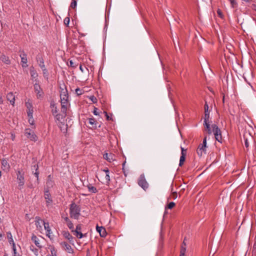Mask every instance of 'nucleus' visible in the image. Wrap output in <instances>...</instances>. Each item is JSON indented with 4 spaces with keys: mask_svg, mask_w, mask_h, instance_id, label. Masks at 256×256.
<instances>
[{
    "mask_svg": "<svg viewBox=\"0 0 256 256\" xmlns=\"http://www.w3.org/2000/svg\"><path fill=\"white\" fill-rule=\"evenodd\" d=\"M64 236L67 238L70 242H73V236L70 234L68 232H63Z\"/></svg>",
    "mask_w": 256,
    "mask_h": 256,
    "instance_id": "obj_25",
    "label": "nucleus"
},
{
    "mask_svg": "<svg viewBox=\"0 0 256 256\" xmlns=\"http://www.w3.org/2000/svg\"><path fill=\"white\" fill-rule=\"evenodd\" d=\"M105 178H106V181H107V182H108V183H109V182H110V176L109 174H106V175Z\"/></svg>",
    "mask_w": 256,
    "mask_h": 256,
    "instance_id": "obj_50",
    "label": "nucleus"
},
{
    "mask_svg": "<svg viewBox=\"0 0 256 256\" xmlns=\"http://www.w3.org/2000/svg\"><path fill=\"white\" fill-rule=\"evenodd\" d=\"M68 104V100H61V112L66 113Z\"/></svg>",
    "mask_w": 256,
    "mask_h": 256,
    "instance_id": "obj_16",
    "label": "nucleus"
},
{
    "mask_svg": "<svg viewBox=\"0 0 256 256\" xmlns=\"http://www.w3.org/2000/svg\"><path fill=\"white\" fill-rule=\"evenodd\" d=\"M138 184L144 190H146L148 188V184L146 182L144 174H141L138 180Z\"/></svg>",
    "mask_w": 256,
    "mask_h": 256,
    "instance_id": "obj_3",
    "label": "nucleus"
},
{
    "mask_svg": "<svg viewBox=\"0 0 256 256\" xmlns=\"http://www.w3.org/2000/svg\"><path fill=\"white\" fill-rule=\"evenodd\" d=\"M204 125L205 127V130L206 131V133L208 134H211L212 133V130H211L209 122H204Z\"/></svg>",
    "mask_w": 256,
    "mask_h": 256,
    "instance_id": "obj_22",
    "label": "nucleus"
},
{
    "mask_svg": "<svg viewBox=\"0 0 256 256\" xmlns=\"http://www.w3.org/2000/svg\"><path fill=\"white\" fill-rule=\"evenodd\" d=\"M17 179L18 180V187L21 189L24 184V172L18 170L16 173Z\"/></svg>",
    "mask_w": 256,
    "mask_h": 256,
    "instance_id": "obj_6",
    "label": "nucleus"
},
{
    "mask_svg": "<svg viewBox=\"0 0 256 256\" xmlns=\"http://www.w3.org/2000/svg\"><path fill=\"white\" fill-rule=\"evenodd\" d=\"M60 100H66L68 98V90H66V86L64 84L63 85V87L60 86Z\"/></svg>",
    "mask_w": 256,
    "mask_h": 256,
    "instance_id": "obj_4",
    "label": "nucleus"
},
{
    "mask_svg": "<svg viewBox=\"0 0 256 256\" xmlns=\"http://www.w3.org/2000/svg\"><path fill=\"white\" fill-rule=\"evenodd\" d=\"M212 132L214 135L216 140L220 143L222 142V132L216 124H213L212 126Z\"/></svg>",
    "mask_w": 256,
    "mask_h": 256,
    "instance_id": "obj_2",
    "label": "nucleus"
},
{
    "mask_svg": "<svg viewBox=\"0 0 256 256\" xmlns=\"http://www.w3.org/2000/svg\"><path fill=\"white\" fill-rule=\"evenodd\" d=\"M206 138H207L206 136H205L204 137V138L203 140L202 144H200L201 145H202V147H206Z\"/></svg>",
    "mask_w": 256,
    "mask_h": 256,
    "instance_id": "obj_46",
    "label": "nucleus"
},
{
    "mask_svg": "<svg viewBox=\"0 0 256 256\" xmlns=\"http://www.w3.org/2000/svg\"><path fill=\"white\" fill-rule=\"evenodd\" d=\"M3 103V100L2 96H0V104H2Z\"/></svg>",
    "mask_w": 256,
    "mask_h": 256,
    "instance_id": "obj_62",
    "label": "nucleus"
},
{
    "mask_svg": "<svg viewBox=\"0 0 256 256\" xmlns=\"http://www.w3.org/2000/svg\"><path fill=\"white\" fill-rule=\"evenodd\" d=\"M70 66L72 68H76L77 66V64L73 62V60H70Z\"/></svg>",
    "mask_w": 256,
    "mask_h": 256,
    "instance_id": "obj_48",
    "label": "nucleus"
},
{
    "mask_svg": "<svg viewBox=\"0 0 256 256\" xmlns=\"http://www.w3.org/2000/svg\"><path fill=\"white\" fill-rule=\"evenodd\" d=\"M12 250L14 252L13 256H20V254L16 252V248L14 244H13Z\"/></svg>",
    "mask_w": 256,
    "mask_h": 256,
    "instance_id": "obj_40",
    "label": "nucleus"
},
{
    "mask_svg": "<svg viewBox=\"0 0 256 256\" xmlns=\"http://www.w3.org/2000/svg\"><path fill=\"white\" fill-rule=\"evenodd\" d=\"M88 123L93 126L94 124H96V120L94 118H88Z\"/></svg>",
    "mask_w": 256,
    "mask_h": 256,
    "instance_id": "obj_38",
    "label": "nucleus"
},
{
    "mask_svg": "<svg viewBox=\"0 0 256 256\" xmlns=\"http://www.w3.org/2000/svg\"><path fill=\"white\" fill-rule=\"evenodd\" d=\"M6 99L10 102L11 104L14 106L15 102V96L12 92H10L7 94Z\"/></svg>",
    "mask_w": 256,
    "mask_h": 256,
    "instance_id": "obj_15",
    "label": "nucleus"
},
{
    "mask_svg": "<svg viewBox=\"0 0 256 256\" xmlns=\"http://www.w3.org/2000/svg\"><path fill=\"white\" fill-rule=\"evenodd\" d=\"M21 58V62L22 63V67H26L27 66L26 64L28 62L27 55L24 51L22 52V54H20Z\"/></svg>",
    "mask_w": 256,
    "mask_h": 256,
    "instance_id": "obj_12",
    "label": "nucleus"
},
{
    "mask_svg": "<svg viewBox=\"0 0 256 256\" xmlns=\"http://www.w3.org/2000/svg\"><path fill=\"white\" fill-rule=\"evenodd\" d=\"M97 110H98V108H94V110L93 113H94V114L95 116H98V112Z\"/></svg>",
    "mask_w": 256,
    "mask_h": 256,
    "instance_id": "obj_53",
    "label": "nucleus"
},
{
    "mask_svg": "<svg viewBox=\"0 0 256 256\" xmlns=\"http://www.w3.org/2000/svg\"><path fill=\"white\" fill-rule=\"evenodd\" d=\"M126 162L125 161L122 164V171H123V172H124L125 176H126V174L125 170H124V166H125Z\"/></svg>",
    "mask_w": 256,
    "mask_h": 256,
    "instance_id": "obj_49",
    "label": "nucleus"
},
{
    "mask_svg": "<svg viewBox=\"0 0 256 256\" xmlns=\"http://www.w3.org/2000/svg\"><path fill=\"white\" fill-rule=\"evenodd\" d=\"M175 205H176V204L174 202H170L168 204V206H166V208L172 209L175 206Z\"/></svg>",
    "mask_w": 256,
    "mask_h": 256,
    "instance_id": "obj_39",
    "label": "nucleus"
},
{
    "mask_svg": "<svg viewBox=\"0 0 256 256\" xmlns=\"http://www.w3.org/2000/svg\"><path fill=\"white\" fill-rule=\"evenodd\" d=\"M204 109V112L210 113V112H208V106L206 101H205Z\"/></svg>",
    "mask_w": 256,
    "mask_h": 256,
    "instance_id": "obj_42",
    "label": "nucleus"
},
{
    "mask_svg": "<svg viewBox=\"0 0 256 256\" xmlns=\"http://www.w3.org/2000/svg\"><path fill=\"white\" fill-rule=\"evenodd\" d=\"M218 14L220 17L222 16V12L220 10H218Z\"/></svg>",
    "mask_w": 256,
    "mask_h": 256,
    "instance_id": "obj_57",
    "label": "nucleus"
},
{
    "mask_svg": "<svg viewBox=\"0 0 256 256\" xmlns=\"http://www.w3.org/2000/svg\"><path fill=\"white\" fill-rule=\"evenodd\" d=\"M80 208L79 206L76 204L74 202H72L70 205V214L72 218L78 220L80 216Z\"/></svg>",
    "mask_w": 256,
    "mask_h": 256,
    "instance_id": "obj_1",
    "label": "nucleus"
},
{
    "mask_svg": "<svg viewBox=\"0 0 256 256\" xmlns=\"http://www.w3.org/2000/svg\"><path fill=\"white\" fill-rule=\"evenodd\" d=\"M186 150L184 149V148L181 147V156L180 157L179 166H182L186 160Z\"/></svg>",
    "mask_w": 256,
    "mask_h": 256,
    "instance_id": "obj_9",
    "label": "nucleus"
},
{
    "mask_svg": "<svg viewBox=\"0 0 256 256\" xmlns=\"http://www.w3.org/2000/svg\"><path fill=\"white\" fill-rule=\"evenodd\" d=\"M185 240H186V238H184V240L182 244V246H185V247H186V242H185Z\"/></svg>",
    "mask_w": 256,
    "mask_h": 256,
    "instance_id": "obj_58",
    "label": "nucleus"
},
{
    "mask_svg": "<svg viewBox=\"0 0 256 256\" xmlns=\"http://www.w3.org/2000/svg\"><path fill=\"white\" fill-rule=\"evenodd\" d=\"M30 108L29 110H28L27 113L28 117L30 118H32V113H33V109H32V104H30Z\"/></svg>",
    "mask_w": 256,
    "mask_h": 256,
    "instance_id": "obj_29",
    "label": "nucleus"
},
{
    "mask_svg": "<svg viewBox=\"0 0 256 256\" xmlns=\"http://www.w3.org/2000/svg\"><path fill=\"white\" fill-rule=\"evenodd\" d=\"M96 231L100 234L101 237L105 238L107 235V232L105 228L103 226H99L98 225L96 226Z\"/></svg>",
    "mask_w": 256,
    "mask_h": 256,
    "instance_id": "obj_11",
    "label": "nucleus"
},
{
    "mask_svg": "<svg viewBox=\"0 0 256 256\" xmlns=\"http://www.w3.org/2000/svg\"><path fill=\"white\" fill-rule=\"evenodd\" d=\"M80 70L83 72V69H82V66H80Z\"/></svg>",
    "mask_w": 256,
    "mask_h": 256,
    "instance_id": "obj_63",
    "label": "nucleus"
},
{
    "mask_svg": "<svg viewBox=\"0 0 256 256\" xmlns=\"http://www.w3.org/2000/svg\"><path fill=\"white\" fill-rule=\"evenodd\" d=\"M244 146L247 148L249 146V144L247 139H246L244 140Z\"/></svg>",
    "mask_w": 256,
    "mask_h": 256,
    "instance_id": "obj_54",
    "label": "nucleus"
},
{
    "mask_svg": "<svg viewBox=\"0 0 256 256\" xmlns=\"http://www.w3.org/2000/svg\"><path fill=\"white\" fill-rule=\"evenodd\" d=\"M50 108H52V112L54 116L57 114L58 110L54 104H50Z\"/></svg>",
    "mask_w": 256,
    "mask_h": 256,
    "instance_id": "obj_28",
    "label": "nucleus"
},
{
    "mask_svg": "<svg viewBox=\"0 0 256 256\" xmlns=\"http://www.w3.org/2000/svg\"><path fill=\"white\" fill-rule=\"evenodd\" d=\"M8 234V241L10 244H12L13 245V244H14V240L12 239V235L10 232H8L7 233Z\"/></svg>",
    "mask_w": 256,
    "mask_h": 256,
    "instance_id": "obj_30",
    "label": "nucleus"
},
{
    "mask_svg": "<svg viewBox=\"0 0 256 256\" xmlns=\"http://www.w3.org/2000/svg\"><path fill=\"white\" fill-rule=\"evenodd\" d=\"M32 242H34V244H36V246L37 247H38L40 248H42V246H41L40 244V243L39 242V240L36 235L33 234L32 236Z\"/></svg>",
    "mask_w": 256,
    "mask_h": 256,
    "instance_id": "obj_19",
    "label": "nucleus"
},
{
    "mask_svg": "<svg viewBox=\"0 0 256 256\" xmlns=\"http://www.w3.org/2000/svg\"><path fill=\"white\" fill-rule=\"evenodd\" d=\"M76 93L78 96H80L83 94V90H82L80 89V88H77L75 90Z\"/></svg>",
    "mask_w": 256,
    "mask_h": 256,
    "instance_id": "obj_37",
    "label": "nucleus"
},
{
    "mask_svg": "<svg viewBox=\"0 0 256 256\" xmlns=\"http://www.w3.org/2000/svg\"><path fill=\"white\" fill-rule=\"evenodd\" d=\"M57 124L60 129V130L64 133L66 132L67 130V125H65L64 122H57Z\"/></svg>",
    "mask_w": 256,
    "mask_h": 256,
    "instance_id": "obj_20",
    "label": "nucleus"
},
{
    "mask_svg": "<svg viewBox=\"0 0 256 256\" xmlns=\"http://www.w3.org/2000/svg\"><path fill=\"white\" fill-rule=\"evenodd\" d=\"M172 196L174 199H176L177 198V193L176 192H174L172 194Z\"/></svg>",
    "mask_w": 256,
    "mask_h": 256,
    "instance_id": "obj_52",
    "label": "nucleus"
},
{
    "mask_svg": "<svg viewBox=\"0 0 256 256\" xmlns=\"http://www.w3.org/2000/svg\"><path fill=\"white\" fill-rule=\"evenodd\" d=\"M209 118H210V113L204 112V122H208Z\"/></svg>",
    "mask_w": 256,
    "mask_h": 256,
    "instance_id": "obj_41",
    "label": "nucleus"
},
{
    "mask_svg": "<svg viewBox=\"0 0 256 256\" xmlns=\"http://www.w3.org/2000/svg\"><path fill=\"white\" fill-rule=\"evenodd\" d=\"M70 18L68 17H66L64 19V24L66 26H68L70 23Z\"/></svg>",
    "mask_w": 256,
    "mask_h": 256,
    "instance_id": "obj_47",
    "label": "nucleus"
},
{
    "mask_svg": "<svg viewBox=\"0 0 256 256\" xmlns=\"http://www.w3.org/2000/svg\"><path fill=\"white\" fill-rule=\"evenodd\" d=\"M36 82L34 84V90L36 93V97L38 98H40L43 97L44 92L40 85L36 82L37 80H36Z\"/></svg>",
    "mask_w": 256,
    "mask_h": 256,
    "instance_id": "obj_7",
    "label": "nucleus"
},
{
    "mask_svg": "<svg viewBox=\"0 0 256 256\" xmlns=\"http://www.w3.org/2000/svg\"><path fill=\"white\" fill-rule=\"evenodd\" d=\"M76 6H77V2H76V0H72L70 5V7L74 9L75 8H76Z\"/></svg>",
    "mask_w": 256,
    "mask_h": 256,
    "instance_id": "obj_34",
    "label": "nucleus"
},
{
    "mask_svg": "<svg viewBox=\"0 0 256 256\" xmlns=\"http://www.w3.org/2000/svg\"><path fill=\"white\" fill-rule=\"evenodd\" d=\"M62 218H64L65 222H66L67 226L68 227V228L72 230V232H74V224L72 223V222L70 220L69 218L67 216L62 217Z\"/></svg>",
    "mask_w": 256,
    "mask_h": 256,
    "instance_id": "obj_18",
    "label": "nucleus"
},
{
    "mask_svg": "<svg viewBox=\"0 0 256 256\" xmlns=\"http://www.w3.org/2000/svg\"><path fill=\"white\" fill-rule=\"evenodd\" d=\"M30 249L34 252L35 256H38V249L34 248L33 246H30Z\"/></svg>",
    "mask_w": 256,
    "mask_h": 256,
    "instance_id": "obj_32",
    "label": "nucleus"
},
{
    "mask_svg": "<svg viewBox=\"0 0 256 256\" xmlns=\"http://www.w3.org/2000/svg\"><path fill=\"white\" fill-rule=\"evenodd\" d=\"M62 248L70 254L74 252V250L72 246L68 244L66 242H64L60 244Z\"/></svg>",
    "mask_w": 256,
    "mask_h": 256,
    "instance_id": "obj_10",
    "label": "nucleus"
},
{
    "mask_svg": "<svg viewBox=\"0 0 256 256\" xmlns=\"http://www.w3.org/2000/svg\"><path fill=\"white\" fill-rule=\"evenodd\" d=\"M30 104H32L30 103H28V104L26 103V106L28 110H29V108H30Z\"/></svg>",
    "mask_w": 256,
    "mask_h": 256,
    "instance_id": "obj_61",
    "label": "nucleus"
},
{
    "mask_svg": "<svg viewBox=\"0 0 256 256\" xmlns=\"http://www.w3.org/2000/svg\"><path fill=\"white\" fill-rule=\"evenodd\" d=\"M38 164H34L33 166H32V172H34V170H35L36 172L34 173V176L37 178V180H38V174L39 172L38 171Z\"/></svg>",
    "mask_w": 256,
    "mask_h": 256,
    "instance_id": "obj_23",
    "label": "nucleus"
},
{
    "mask_svg": "<svg viewBox=\"0 0 256 256\" xmlns=\"http://www.w3.org/2000/svg\"><path fill=\"white\" fill-rule=\"evenodd\" d=\"M38 62L39 60V66L41 68H45V66L44 64V61L42 58H40V56H38L36 58Z\"/></svg>",
    "mask_w": 256,
    "mask_h": 256,
    "instance_id": "obj_27",
    "label": "nucleus"
},
{
    "mask_svg": "<svg viewBox=\"0 0 256 256\" xmlns=\"http://www.w3.org/2000/svg\"><path fill=\"white\" fill-rule=\"evenodd\" d=\"M186 247L181 246L180 256H184L186 254Z\"/></svg>",
    "mask_w": 256,
    "mask_h": 256,
    "instance_id": "obj_33",
    "label": "nucleus"
},
{
    "mask_svg": "<svg viewBox=\"0 0 256 256\" xmlns=\"http://www.w3.org/2000/svg\"><path fill=\"white\" fill-rule=\"evenodd\" d=\"M251 8H252V10L256 11V4H252L251 6Z\"/></svg>",
    "mask_w": 256,
    "mask_h": 256,
    "instance_id": "obj_56",
    "label": "nucleus"
},
{
    "mask_svg": "<svg viewBox=\"0 0 256 256\" xmlns=\"http://www.w3.org/2000/svg\"><path fill=\"white\" fill-rule=\"evenodd\" d=\"M104 113L105 114V116H106V120H112V118H110L107 112H104Z\"/></svg>",
    "mask_w": 256,
    "mask_h": 256,
    "instance_id": "obj_51",
    "label": "nucleus"
},
{
    "mask_svg": "<svg viewBox=\"0 0 256 256\" xmlns=\"http://www.w3.org/2000/svg\"><path fill=\"white\" fill-rule=\"evenodd\" d=\"M81 230H82V224H78L76 226V230L74 229V232H78V231H80Z\"/></svg>",
    "mask_w": 256,
    "mask_h": 256,
    "instance_id": "obj_44",
    "label": "nucleus"
},
{
    "mask_svg": "<svg viewBox=\"0 0 256 256\" xmlns=\"http://www.w3.org/2000/svg\"><path fill=\"white\" fill-rule=\"evenodd\" d=\"M2 168L4 170H8L10 166L8 162V160L6 159L3 158L2 160Z\"/></svg>",
    "mask_w": 256,
    "mask_h": 256,
    "instance_id": "obj_17",
    "label": "nucleus"
},
{
    "mask_svg": "<svg viewBox=\"0 0 256 256\" xmlns=\"http://www.w3.org/2000/svg\"><path fill=\"white\" fill-rule=\"evenodd\" d=\"M30 74L31 76L34 78H37L38 76V74L34 70H30Z\"/></svg>",
    "mask_w": 256,
    "mask_h": 256,
    "instance_id": "obj_35",
    "label": "nucleus"
},
{
    "mask_svg": "<svg viewBox=\"0 0 256 256\" xmlns=\"http://www.w3.org/2000/svg\"><path fill=\"white\" fill-rule=\"evenodd\" d=\"M46 236L50 238V234H51V230L50 229V230H49L46 231Z\"/></svg>",
    "mask_w": 256,
    "mask_h": 256,
    "instance_id": "obj_55",
    "label": "nucleus"
},
{
    "mask_svg": "<svg viewBox=\"0 0 256 256\" xmlns=\"http://www.w3.org/2000/svg\"><path fill=\"white\" fill-rule=\"evenodd\" d=\"M104 158L108 160V162H111L115 160V155L112 153H105L103 154Z\"/></svg>",
    "mask_w": 256,
    "mask_h": 256,
    "instance_id": "obj_13",
    "label": "nucleus"
},
{
    "mask_svg": "<svg viewBox=\"0 0 256 256\" xmlns=\"http://www.w3.org/2000/svg\"><path fill=\"white\" fill-rule=\"evenodd\" d=\"M90 100L93 103H96L97 102V98L94 96H90Z\"/></svg>",
    "mask_w": 256,
    "mask_h": 256,
    "instance_id": "obj_45",
    "label": "nucleus"
},
{
    "mask_svg": "<svg viewBox=\"0 0 256 256\" xmlns=\"http://www.w3.org/2000/svg\"><path fill=\"white\" fill-rule=\"evenodd\" d=\"M42 222L44 223V228L45 230L46 231L49 230H50V228L48 222H44L43 220H42Z\"/></svg>",
    "mask_w": 256,
    "mask_h": 256,
    "instance_id": "obj_36",
    "label": "nucleus"
},
{
    "mask_svg": "<svg viewBox=\"0 0 256 256\" xmlns=\"http://www.w3.org/2000/svg\"><path fill=\"white\" fill-rule=\"evenodd\" d=\"M2 138H1L0 137V142H2Z\"/></svg>",
    "mask_w": 256,
    "mask_h": 256,
    "instance_id": "obj_64",
    "label": "nucleus"
},
{
    "mask_svg": "<svg viewBox=\"0 0 256 256\" xmlns=\"http://www.w3.org/2000/svg\"><path fill=\"white\" fill-rule=\"evenodd\" d=\"M25 136L27 138L32 141L36 142L38 140V136L34 134V132L30 128H26L25 130Z\"/></svg>",
    "mask_w": 256,
    "mask_h": 256,
    "instance_id": "obj_5",
    "label": "nucleus"
},
{
    "mask_svg": "<svg viewBox=\"0 0 256 256\" xmlns=\"http://www.w3.org/2000/svg\"><path fill=\"white\" fill-rule=\"evenodd\" d=\"M104 172H106V174H109V170L108 168H106L103 170Z\"/></svg>",
    "mask_w": 256,
    "mask_h": 256,
    "instance_id": "obj_59",
    "label": "nucleus"
},
{
    "mask_svg": "<svg viewBox=\"0 0 256 256\" xmlns=\"http://www.w3.org/2000/svg\"><path fill=\"white\" fill-rule=\"evenodd\" d=\"M74 233V234L78 238H82L86 234L84 235L80 231H78L77 232H72Z\"/></svg>",
    "mask_w": 256,
    "mask_h": 256,
    "instance_id": "obj_31",
    "label": "nucleus"
},
{
    "mask_svg": "<svg viewBox=\"0 0 256 256\" xmlns=\"http://www.w3.org/2000/svg\"><path fill=\"white\" fill-rule=\"evenodd\" d=\"M42 70L44 74H45L47 72V70H46V67L44 68H42Z\"/></svg>",
    "mask_w": 256,
    "mask_h": 256,
    "instance_id": "obj_60",
    "label": "nucleus"
},
{
    "mask_svg": "<svg viewBox=\"0 0 256 256\" xmlns=\"http://www.w3.org/2000/svg\"><path fill=\"white\" fill-rule=\"evenodd\" d=\"M86 187L88 188V191L92 193L96 194L98 192L96 188L92 186L91 184H88Z\"/></svg>",
    "mask_w": 256,
    "mask_h": 256,
    "instance_id": "obj_26",
    "label": "nucleus"
},
{
    "mask_svg": "<svg viewBox=\"0 0 256 256\" xmlns=\"http://www.w3.org/2000/svg\"><path fill=\"white\" fill-rule=\"evenodd\" d=\"M66 113L58 114L54 115L56 122H64V118Z\"/></svg>",
    "mask_w": 256,
    "mask_h": 256,
    "instance_id": "obj_14",
    "label": "nucleus"
},
{
    "mask_svg": "<svg viewBox=\"0 0 256 256\" xmlns=\"http://www.w3.org/2000/svg\"><path fill=\"white\" fill-rule=\"evenodd\" d=\"M0 59L5 64H10V60L8 56L2 54L1 56Z\"/></svg>",
    "mask_w": 256,
    "mask_h": 256,
    "instance_id": "obj_21",
    "label": "nucleus"
},
{
    "mask_svg": "<svg viewBox=\"0 0 256 256\" xmlns=\"http://www.w3.org/2000/svg\"><path fill=\"white\" fill-rule=\"evenodd\" d=\"M231 6L232 8H236L237 6V3L236 0H230Z\"/></svg>",
    "mask_w": 256,
    "mask_h": 256,
    "instance_id": "obj_43",
    "label": "nucleus"
},
{
    "mask_svg": "<svg viewBox=\"0 0 256 256\" xmlns=\"http://www.w3.org/2000/svg\"><path fill=\"white\" fill-rule=\"evenodd\" d=\"M205 151L206 147H202V145L200 144L196 150L198 154L201 156H202L203 152H205Z\"/></svg>",
    "mask_w": 256,
    "mask_h": 256,
    "instance_id": "obj_24",
    "label": "nucleus"
},
{
    "mask_svg": "<svg viewBox=\"0 0 256 256\" xmlns=\"http://www.w3.org/2000/svg\"><path fill=\"white\" fill-rule=\"evenodd\" d=\"M44 198L46 200V206H48L52 202V200L50 194L49 190H46L44 192Z\"/></svg>",
    "mask_w": 256,
    "mask_h": 256,
    "instance_id": "obj_8",
    "label": "nucleus"
}]
</instances>
